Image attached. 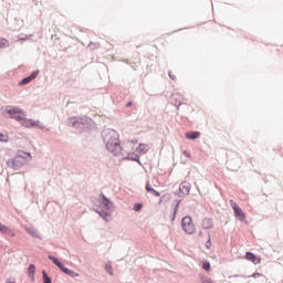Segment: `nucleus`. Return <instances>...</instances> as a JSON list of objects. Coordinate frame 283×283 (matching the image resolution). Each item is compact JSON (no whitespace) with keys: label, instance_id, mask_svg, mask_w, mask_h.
Wrapping results in <instances>:
<instances>
[{"label":"nucleus","instance_id":"1","mask_svg":"<svg viewBox=\"0 0 283 283\" xmlns=\"http://www.w3.org/2000/svg\"><path fill=\"white\" fill-rule=\"evenodd\" d=\"M102 137L108 151L118 156L120 154V140H118V133L108 128L103 130Z\"/></svg>","mask_w":283,"mask_h":283},{"label":"nucleus","instance_id":"2","mask_svg":"<svg viewBox=\"0 0 283 283\" xmlns=\"http://www.w3.org/2000/svg\"><path fill=\"white\" fill-rule=\"evenodd\" d=\"M28 160H32V154L25 153L23 150H18L15 157L13 159H9L7 161V165L8 167L17 171L21 169V167H23V165H25Z\"/></svg>","mask_w":283,"mask_h":283},{"label":"nucleus","instance_id":"3","mask_svg":"<svg viewBox=\"0 0 283 283\" xmlns=\"http://www.w3.org/2000/svg\"><path fill=\"white\" fill-rule=\"evenodd\" d=\"M136 142H126L120 146L119 155L124 156V158H128V160L138 161V153L136 148Z\"/></svg>","mask_w":283,"mask_h":283},{"label":"nucleus","instance_id":"4","mask_svg":"<svg viewBox=\"0 0 283 283\" xmlns=\"http://www.w3.org/2000/svg\"><path fill=\"white\" fill-rule=\"evenodd\" d=\"M181 229L188 235H193L196 233V224L193 223V219L189 216H186L181 220Z\"/></svg>","mask_w":283,"mask_h":283},{"label":"nucleus","instance_id":"5","mask_svg":"<svg viewBox=\"0 0 283 283\" xmlns=\"http://www.w3.org/2000/svg\"><path fill=\"white\" fill-rule=\"evenodd\" d=\"M103 198L104 201L101 205L102 212H99V216H103L104 220L109 221V218H112V209H114V206L107 198Z\"/></svg>","mask_w":283,"mask_h":283},{"label":"nucleus","instance_id":"6","mask_svg":"<svg viewBox=\"0 0 283 283\" xmlns=\"http://www.w3.org/2000/svg\"><path fill=\"white\" fill-rule=\"evenodd\" d=\"M7 114H9L10 118H13L18 123H21L22 118L24 116H28V114L19 107H12L7 109Z\"/></svg>","mask_w":283,"mask_h":283},{"label":"nucleus","instance_id":"7","mask_svg":"<svg viewBox=\"0 0 283 283\" xmlns=\"http://www.w3.org/2000/svg\"><path fill=\"white\" fill-rule=\"evenodd\" d=\"M230 205L234 211V216L241 221L245 220L247 214H244L242 208H240V206H238V203L233 200H230Z\"/></svg>","mask_w":283,"mask_h":283},{"label":"nucleus","instance_id":"8","mask_svg":"<svg viewBox=\"0 0 283 283\" xmlns=\"http://www.w3.org/2000/svg\"><path fill=\"white\" fill-rule=\"evenodd\" d=\"M20 125H22V127H27L28 129H30L32 127H39V122H36L34 119H30L24 116L21 118Z\"/></svg>","mask_w":283,"mask_h":283},{"label":"nucleus","instance_id":"9","mask_svg":"<svg viewBox=\"0 0 283 283\" xmlns=\"http://www.w3.org/2000/svg\"><path fill=\"white\" fill-rule=\"evenodd\" d=\"M245 260H248L249 262H252V264H260L262 262L261 256H258L251 252L245 253Z\"/></svg>","mask_w":283,"mask_h":283},{"label":"nucleus","instance_id":"10","mask_svg":"<svg viewBox=\"0 0 283 283\" xmlns=\"http://www.w3.org/2000/svg\"><path fill=\"white\" fill-rule=\"evenodd\" d=\"M39 76V71L33 72L30 76L24 77L21 82L20 85H28V83H32L34 78Z\"/></svg>","mask_w":283,"mask_h":283},{"label":"nucleus","instance_id":"11","mask_svg":"<svg viewBox=\"0 0 283 283\" xmlns=\"http://www.w3.org/2000/svg\"><path fill=\"white\" fill-rule=\"evenodd\" d=\"M136 154H137V156L139 157L140 156V154H147V151H148V149H149V147L147 146V145H145V144H136Z\"/></svg>","mask_w":283,"mask_h":283},{"label":"nucleus","instance_id":"12","mask_svg":"<svg viewBox=\"0 0 283 283\" xmlns=\"http://www.w3.org/2000/svg\"><path fill=\"white\" fill-rule=\"evenodd\" d=\"M201 228L202 229H212L213 228V220L206 218L201 222Z\"/></svg>","mask_w":283,"mask_h":283},{"label":"nucleus","instance_id":"13","mask_svg":"<svg viewBox=\"0 0 283 283\" xmlns=\"http://www.w3.org/2000/svg\"><path fill=\"white\" fill-rule=\"evenodd\" d=\"M35 273H36V268L34 266V264H30L29 269H28V275L32 280V282H34V274Z\"/></svg>","mask_w":283,"mask_h":283},{"label":"nucleus","instance_id":"14","mask_svg":"<svg viewBox=\"0 0 283 283\" xmlns=\"http://www.w3.org/2000/svg\"><path fill=\"white\" fill-rule=\"evenodd\" d=\"M186 138H188L189 140H196V138H200V133L199 132L186 133Z\"/></svg>","mask_w":283,"mask_h":283},{"label":"nucleus","instance_id":"15","mask_svg":"<svg viewBox=\"0 0 283 283\" xmlns=\"http://www.w3.org/2000/svg\"><path fill=\"white\" fill-rule=\"evenodd\" d=\"M49 260H52L53 264H55V266H57L59 269H61V271H63V270L65 269V265H63V264L61 263V261H59V259H56V258L50 255V256H49Z\"/></svg>","mask_w":283,"mask_h":283},{"label":"nucleus","instance_id":"16","mask_svg":"<svg viewBox=\"0 0 283 283\" xmlns=\"http://www.w3.org/2000/svg\"><path fill=\"white\" fill-rule=\"evenodd\" d=\"M62 271L63 273H65V275H69L70 277H78V273L74 272V270L64 268Z\"/></svg>","mask_w":283,"mask_h":283},{"label":"nucleus","instance_id":"17","mask_svg":"<svg viewBox=\"0 0 283 283\" xmlns=\"http://www.w3.org/2000/svg\"><path fill=\"white\" fill-rule=\"evenodd\" d=\"M8 45H10L8 40L4 38H0V50H3V48H8Z\"/></svg>","mask_w":283,"mask_h":283},{"label":"nucleus","instance_id":"18","mask_svg":"<svg viewBox=\"0 0 283 283\" xmlns=\"http://www.w3.org/2000/svg\"><path fill=\"white\" fill-rule=\"evenodd\" d=\"M27 232H29L33 238H39V232L34 228H28Z\"/></svg>","mask_w":283,"mask_h":283},{"label":"nucleus","instance_id":"19","mask_svg":"<svg viewBox=\"0 0 283 283\" xmlns=\"http://www.w3.org/2000/svg\"><path fill=\"white\" fill-rule=\"evenodd\" d=\"M146 191H148V193H154L156 197L160 196V192L156 191V189H149V184L146 185Z\"/></svg>","mask_w":283,"mask_h":283},{"label":"nucleus","instance_id":"20","mask_svg":"<svg viewBox=\"0 0 283 283\" xmlns=\"http://www.w3.org/2000/svg\"><path fill=\"white\" fill-rule=\"evenodd\" d=\"M146 191H148V193H154L156 197L160 196V192L156 191V189H149V184L146 185Z\"/></svg>","mask_w":283,"mask_h":283},{"label":"nucleus","instance_id":"21","mask_svg":"<svg viewBox=\"0 0 283 283\" xmlns=\"http://www.w3.org/2000/svg\"><path fill=\"white\" fill-rule=\"evenodd\" d=\"M42 276H43V283H52V280L48 275L45 271H42Z\"/></svg>","mask_w":283,"mask_h":283},{"label":"nucleus","instance_id":"22","mask_svg":"<svg viewBox=\"0 0 283 283\" xmlns=\"http://www.w3.org/2000/svg\"><path fill=\"white\" fill-rule=\"evenodd\" d=\"M202 269L205 271H211V263L210 262H203Z\"/></svg>","mask_w":283,"mask_h":283},{"label":"nucleus","instance_id":"23","mask_svg":"<svg viewBox=\"0 0 283 283\" xmlns=\"http://www.w3.org/2000/svg\"><path fill=\"white\" fill-rule=\"evenodd\" d=\"M0 231H1V233H10V229L3 224L0 226Z\"/></svg>","mask_w":283,"mask_h":283},{"label":"nucleus","instance_id":"24","mask_svg":"<svg viewBox=\"0 0 283 283\" xmlns=\"http://www.w3.org/2000/svg\"><path fill=\"white\" fill-rule=\"evenodd\" d=\"M201 283H213V281L210 277L203 276L201 277Z\"/></svg>","mask_w":283,"mask_h":283},{"label":"nucleus","instance_id":"25","mask_svg":"<svg viewBox=\"0 0 283 283\" xmlns=\"http://www.w3.org/2000/svg\"><path fill=\"white\" fill-rule=\"evenodd\" d=\"M105 270L107 271V273H109V275H114V272L112 271V265L111 264H106Z\"/></svg>","mask_w":283,"mask_h":283},{"label":"nucleus","instance_id":"26","mask_svg":"<svg viewBox=\"0 0 283 283\" xmlns=\"http://www.w3.org/2000/svg\"><path fill=\"white\" fill-rule=\"evenodd\" d=\"M0 143H8V137L3 134H0Z\"/></svg>","mask_w":283,"mask_h":283},{"label":"nucleus","instance_id":"27","mask_svg":"<svg viewBox=\"0 0 283 283\" xmlns=\"http://www.w3.org/2000/svg\"><path fill=\"white\" fill-rule=\"evenodd\" d=\"M140 209H143V203H136L134 206V211H140Z\"/></svg>","mask_w":283,"mask_h":283},{"label":"nucleus","instance_id":"28","mask_svg":"<svg viewBox=\"0 0 283 283\" xmlns=\"http://www.w3.org/2000/svg\"><path fill=\"white\" fill-rule=\"evenodd\" d=\"M252 277H264V274H262V273H253Z\"/></svg>","mask_w":283,"mask_h":283},{"label":"nucleus","instance_id":"29","mask_svg":"<svg viewBox=\"0 0 283 283\" xmlns=\"http://www.w3.org/2000/svg\"><path fill=\"white\" fill-rule=\"evenodd\" d=\"M182 154L184 156H186V158H191V154H189V151L184 150Z\"/></svg>","mask_w":283,"mask_h":283},{"label":"nucleus","instance_id":"30","mask_svg":"<svg viewBox=\"0 0 283 283\" xmlns=\"http://www.w3.org/2000/svg\"><path fill=\"white\" fill-rule=\"evenodd\" d=\"M206 248L211 249V239H208V241L206 242Z\"/></svg>","mask_w":283,"mask_h":283},{"label":"nucleus","instance_id":"31","mask_svg":"<svg viewBox=\"0 0 283 283\" xmlns=\"http://www.w3.org/2000/svg\"><path fill=\"white\" fill-rule=\"evenodd\" d=\"M126 107H132V102H129V103L126 105Z\"/></svg>","mask_w":283,"mask_h":283},{"label":"nucleus","instance_id":"32","mask_svg":"<svg viewBox=\"0 0 283 283\" xmlns=\"http://www.w3.org/2000/svg\"><path fill=\"white\" fill-rule=\"evenodd\" d=\"M169 76H170V78H172V80H175V78H176V76H174V75H171V74H170Z\"/></svg>","mask_w":283,"mask_h":283},{"label":"nucleus","instance_id":"33","mask_svg":"<svg viewBox=\"0 0 283 283\" xmlns=\"http://www.w3.org/2000/svg\"><path fill=\"white\" fill-rule=\"evenodd\" d=\"M149 189H154V188H151V187L149 186Z\"/></svg>","mask_w":283,"mask_h":283},{"label":"nucleus","instance_id":"34","mask_svg":"<svg viewBox=\"0 0 283 283\" xmlns=\"http://www.w3.org/2000/svg\"><path fill=\"white\" fill-rule=\"evenodd\" d=\"M2 224L0 223V227H1Z\"/></svg>","mask_w":283,"mask_h":283}]
</instances>
